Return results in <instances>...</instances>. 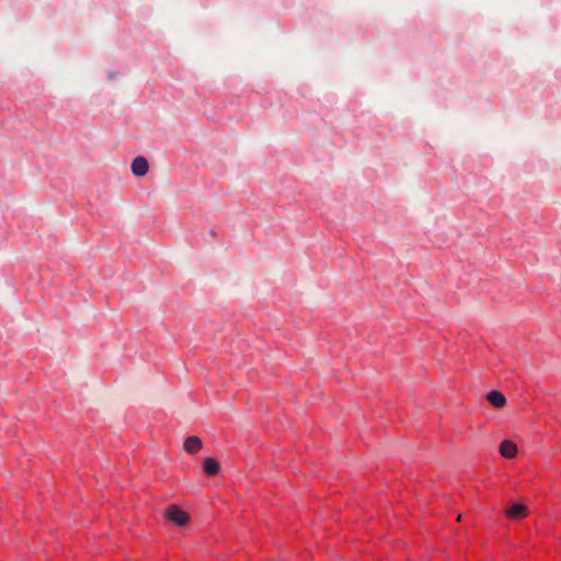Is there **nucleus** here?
Listing matches in <instances>:
<instances>
[{
    "label": "nucleus",
    "mask_w": 561,
    "mask_h": 561,
    "mask_svg": "<svg viewBox=\"0 0 561 561\" xmlns=\"http://www.w3.org/2000/svg\"><path fill=\"white\" fill-rule=\"evenodd\" d=\"M500 454L504 458L512 459L517 454V446L511 440H504L500 446Z\"/></svg>",
    "instance_id": "423d86ee"
},
{
    "label": "nucleus",
    "mask_w": 561,
    "mask_h": 561,
    "mask_svg": "<svg viewBox=\"0 0 561 561\" xmlns=\"http://www.w3.org/2000/svg\"><path fill=\"white\" fill-rule=\"evenodd\" d=\"M165 518L176 526L183 527L188 524L190 516L176 505H170L164 513Z\"/></svg>",
    "instance_id": "f257e3e1"
},
{
    "label": "nucleus",
    "mask_w": 561,
    "mask_h": 561,
    "mask_svg": "<svg viewBox=\"0 0 561 561\" xmlns=\"http://www.w3.org/2000/svg\"><path fill=\"white\" fill-rule=\"evenodd\" d=\"M149 163L144 157H136L131 162V172L135 176H144L148 173Z\"/></svg>",
    "instance_id": "7ed1b4c3"
},
{
    "label": "nucleus",
    "mask_w": 561,
    "mask_h": 561,
    "mask_svg": "<svg viewBox=\"0 0 561 561\" xmlns=\"http://www.w3.org/2000/svg\"><path fill=\"white\" fill-rule=\"evenodd\" d=\"M203 446L202 439L197 436H188L184 442V449L188 454H195Z\"/></svg>",
    "instance_id": "39448f33"
},
{
    "label": "nucleus",
    "mask_w": 561,
    "mask_h": 561,
    "mask_svg": "<svg viewBox=\"0 0 561 561\" xmlns=\"http://www.w3.org/2000/svg\"><path fill=\"white\" fill-rule=\"evenodd\" d=\"M486 400L492 404L494 408H503L506 404V398L504 394L500 391L492 390L486 394Z\"/></svg>",
    "instance_id": "20e7f679"
},
{
    "label": "nucleus",
    "mask_w": 561,
    "mask_h": 561,
    "mask_svg": "<svg viewBox=\"0 0 561 561\" xmlns=\"http://www.w3.org/2000/svg\"><path fill=\"white\" fill-rule=\"evenodd\" d=\"M505 515L511 520L523 519L528 515V508L522 503L514 504L505 511Z\"/></svg>",
    "instance_id": "f03ea898"
},
{
    "label": "nucleus",
    "mask_w": 561,
    "mask_h": 561,
    "mask_svg": "<svg viewBox=\"0 0 561 561\" xmlns=\"http://www.w3.org/2000/svg\"><path fill=\"white\" fill-rule=\"evenodd\" d=\"M220 466L214 458H206L203 462V470L208 476H215L219 472Z\"/></svg>",
    "instance_id": "0eeeda50"
}]
</instances>
